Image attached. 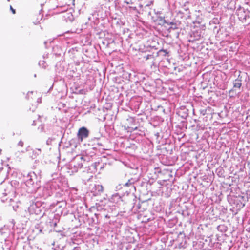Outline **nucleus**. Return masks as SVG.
<instances>
[{
    "mask_svg": "<svg viewBox=\"0 0 250 250\" xmlns=\"http://www.w3.org/2000/svg\"><path fill=\"white\" fill-rule=\"evenodd\" d=\"M135 119L133 117H129L124 123V126L128 131L132 132L137 129L135 125Z\"/></svg>",
    "mask_w": 250,
    "mask_h": 250,
    "instance_id": "f257e3e1",
    "label": "nucleus"
},
{
    "mask_svg": "<svg viewBox=\"0 0 250 250\" xmlns=\"http://www.w3.org/2000/svg\"><path fill=\"white\" fill-rule=\"evenodd\" d=\"M89 135L88 130L84 127L80 128L78 132L77 136L79 140L82 142L83 139L87 138Z\"/></svg>",
    "mask_w": 250,
    "mask_h": 250,
    "instance_id": "f03ea898",
    "label": "nucleus"
},
{
    "mask_svg": "<svg viewBox=\"0 0 250 250\" xmlns=\"http://www.w3.org/2000/svg\"><path fill=\"white\" fill-rule=\"evenodd\" d=\"M42 16L40 13H37L33 14L31 17V20L32 22L35 25H37L40 23V21L42 19Z\"/></svg>",
    "mask_w": 250,
    "mask_h": 250,
    "instance_id": "7ed1b4c3",
    "label": "nucleus"
},
{
    "mask_svg": "<svg viewBox=\"0 0 250 250\" xmlns=\"http://www.w3.org/2000/svg\"><path fill=\"white\" fill-rule=\"evenodd\" d=\"M241 86L242 80H241V78L239 79V78L238 77V79H235L233 81V88L240 89Z\"/></svg>",
    "mask_w": 250,
    "mask_h": 250,
    "instance_id": "20e7f679",
    "label": "nucleus"
},
{
    "mask_svg": "<svg viewBox=\"0 0 250 250\" xmlns=\"http://www.w3.org/2000/svg\"><path fill=\"white\" fill-rule=\"evenodd\" d=\"M10 9L13 14H15L16 13L15 10L12 7V6H10Z\"/></svg>",
    "mask_w": 250,
    "mask_h": 250,
    "instance_id": "39448f33",
    "label": "nucleus"
},
{
    "mask_svg": "<svg viewBox=\"0 0 250 250\" xmlns=\"http://www.w3.org/2000/svg\"><path fill=\"white\" fill-rule=\"evenodd\" d=\"M131 185V183L130 182V180H129L127 183H126L125 184V186H126V187H128L130 185Z\"/></svg>",
    "mask_w": 250,
    "mask_h": 250,
    "instance_id": "423d86ee",
    "label": "nucleus"
},
{
    "mask_svg": "<svg viewBox=\"0 0 250 250\" xmlns=\"http://www.w3.org/2000/svg\"><path fill=\"white\" fill-rule=\"evenodd\" d=\"M151 57H152V55H147L145 58L146 60H148V59H149Z\"/></svg>",
    "mask_w": 250,
    "mask_h": 250,
    "instance_id": "0eeeda50",
    "label": "nucleus"
},
{
    "mask_svg": "<svg viewBox=\"0 0 250 250\" xmlns=\"http://www.w3.org/2000/svg\"><path fill=\"white\" fill-rule=\"evenodd\" d=\"M98 187H100V190L103 192L104 190V188L102 185H98Z\"/></svg>",
    "mask_w": 250,
    "mask_h": 250,
    "instance_id": "6e6552de",
    "label": "nucleus"
},
{
    "mask_svg": "<svg viewBox=\"0 0 250 250\" xmlns=\"http://www.w3.org/2000/svg\"><path fill=\"white\" fill-rule=\"evenodd\" d=\"M19 145L20 146H23V142H22V141H20V142H19Z\"/></svg>",
    "mask_w": 250,
    "mask_h": 250,
    "instance_id": "1a4fd4ad",
    "label": "nucleus"
},
{
    "mask_svg": "<svg viewBox=\"0 0 250 250\" xmlns=\"http://www.w3.org/2000/svg\"><path fill=\"white\" fill-rule=\"evenodd\" d=\"M80 159H81V161H83V162H84L85 161L84 158L83 157H82V156H81L80 157Z\"/></svg>",
    "mask_w": 250,
    "mask_h": 250,
    "instance_id": "9d476101",
    "label": "nucleus"
},
{
    "mask_svg": "<svg viewBox=\"0 0 250 250\" xmlns=\"http://www.w3.org/2000/svg\"><path fill=\"white\" fill-rule=\"evenodd\" d=\"M83 164L82 163H81L79 165V167H80V168H82L83 167Z\"/></svg>",
    "mask_w": 250,
    "mask_h": 250,
    "instance_id": "9b49d317",
    "label": "nucleus"
},
{
    "mask_svg": "<svg viewBox=\"0 0 250 250\" xmlns=\"http://www.w3.org/2000/svg\"><path fill=\"white\" fill-rule=\"evenodd\" d=\"M208 115H209V116L211 118H212V116L211 114H208Z\"/></svg>",
    "mask_w": 250,
    "mask_h": 250,
    "instance_id": "f8f14e48",
    "label": "nucleus"
},
{
    "mask_svg": "<svg viewBox=\"0 0 250 250\" xmlns=\"http://www.w3.org/2000/svg\"><path fill=\"white\" fill-rule=\"evenodd\" d=\"M233 91V89H232V90H230V92H230V93H231V92H232Z\"/></svg>",
    "mask_w": 250,
    "mask_h": 250,
    "instance_id": "ddd939ff",
    "label": "nucleus"
},
{
    "mask_svg": "<svg viewBox=\"0 0 250 250\" xmlns=\"http://www.w3.org/2000/svg\"><path fill=\"white\" fill-rule=\"evenodd\" d=\"M73 1H74V0H72Z\"/></svg>",
    "mask_w": 250,
    "mask_h": 250,
    "instance_id": "4468645a",
    "label": "nucleus"
}]
</instances>
